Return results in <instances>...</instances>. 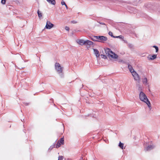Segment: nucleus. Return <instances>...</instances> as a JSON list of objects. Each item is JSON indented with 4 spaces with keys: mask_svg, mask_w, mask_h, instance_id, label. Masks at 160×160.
Returning <instances> with one entry per match:
<instances>
[{
    "mask_svg": "<svg viewBox=\"0 0 160 160\" xmlns=\"http://www.w3.org/2000/svg\"><path fill=\"white\" fill-rule=\"evenodd\" d=\"M139 97L140 100L145 102L147 105L149 109L151 110V107L150 102L144 93L141 91L140 93Z\"/></svg>",
    "mask_w": 160,
    "mask_h": 160,
    "instance_id": "f257e3e1",
    "label": "nucleus"
},
{
    "mask_svg": "<svg viewBox=\"0 0 160 160\" xmlns=\"http://www.w3.org/2000/svg\"><path fill=\"white\" fill-rule=\"evenodd\" d=\"M55 70L60 77L61 78H63L64 77L63 72V67H62L60 64L58 62L55 63Z\"/></svg>",
    "mask_w": 160,
    "mask_h": 160,
    "instance_id": "f03ea898",
    "label": "nucleus"
},
{
    "mask_svg": "<svg viewBox=\"0 0 160 160\" xmlns=\"http://www.w3.org/2000/svg\"><path fill=\"white\" fill-rule=\"evenodd\" d=\"M91 39L93 41L104 42L107 40V38L105 36H93L91 38Z\"/></svg>",
    "mask_w": 160,
    "mask_h": 160,
    "instance_id": "7ed1b4c3",
    "label": "nucleus"
},
{
    "mask_svg": "<svg viewBox=\"0 0 160 160\" xmlns=\"http://www.w3.org/2000/svg\"><path fill=\"white\" fill-rule=\"evenodd\" d=\"M155 146L152 143V142H150L147 144V146L145 149V151H150L154 148Z\"/></svg>",
    "mask_w": 160,
    "mask_h": 160,
    "instance_id": "20e7f679",
    "label": "nucleus"
},
{
    "mask_svg": "<svg viewBox=\"0 0 160 160\" xmlns=\"http://www.w3.org/2000/svg\"><path fill=\"white\" fill-rule=\"evenodd\" d=\"M54 25L50 21H47L46 24L45 28V29H50L53 27Z\"/></svg>",
    "mask_w": 160,
    "mask_h": 160,
    "instance_id": "39448f33",
    "label": "nucleus"
},
{
    "mask_svg": "<svg viewBox=\"0 0 160 160\" xmlns=\"http://www.w3.org/2000/svg\"><path fill=\"white\" fill-rule=\"evenodd\" d=\"M132 76L134 77V79L136 81L139 80L140 78L138 74L134 70L133 71L132 73Z\"/></svg>",
    "mask_w": 160,
    "mask_h": 160,
    "instance_id": "423d86ee",
    "label": "nucleus"
},
{
    "mask_svg": "<svg viewBox=\"0 0 160 160\" xmlns=\"http://www.w3.org/2000/svg\"><path fill=\"white\" fill-rule=\"evenodd\" d=\"M104 50L106 54H108V56H110L111 53H112V51L109 48L104 49Z\"/></svg>",
    "mask_w": 160,
    "mask_h": 160,
    "instance_id": "0eeeda50",
    "label": "nucleus"
},
{
    "mask_svg": "<svg viewBox=\"0 0 160 160\" xmlns=\"http://www.w3.org/2000/svg\"><path fill=\"white\" fill-rule=\"evenodd\" d=\"M84 45H89L90 46L92 45L93 44V42L90 40H87L85 41L84 42Z\"/></svg>",
    "mask_w": 160,
    "mask_h": 160,
    "instance_id": "6e6552de",
    "label": "nucleus"
},
{
    "mask_svg": "<svg viewBox=\"0 0 160 160\" xmlns=\"http://www.w3.org/2000/svg\"><path fill=\"white\" fill-rule=\"evenodd\" d=\"M94 53L96 55L97 58H99L100 56L99 51L96 49H93Z\"/></svg>",
    "mask_w": 160,
    "mask_h": 160,
    "instance_id": "1a4fd4ad",
    "label": "nucleus"
},
{
    "mask_svg": "<svg viewBox=\"0 0 160 160\" xmlns=\"http://www.w3.org/2000/svg\"><path fill=\"white\" fill-rule=\"evenodd\" d=\"M157 57V55L156 54H153L152 56H151L150 55H149L148 57V58L149 60H153L154 59L156 58Z\"/></svg>",
    "mask_w": 160,
    "mask_h": 160,
    "instance_id": "9d476101",
    "label": "nucleus"
},
{
    "mask_svg": "<svg viewBox=\"0 0 160 160\" xmlns=\"http://www.w3.org/2000/svg\"><path fill=\"white\" fill-rule=\"evenodd\" d=\"M112 58L117 59L118 58V55L112 51V53H111L110 56Z\"/></svg>",
    "mask_w": 160,
    "mask_h": 160,
    "instance_id": "9b49d317",
    "label": "nucleus"
},
{
    "mask_svg": "<svg viewBox=\"0 0 160 160\" xmlns=\"http://www.w3.org/2000/svg\"><path fill=\"white\" fill-rule=\"evenodd\" d=\"M142 82L144 84L146 85L148 84L147 78L144 77V78H142Z\"/></svg>",
    "mask_w": 160,
    "mask_h": 160,
    "instance_id": "f8f14e48",
    "label": "nucleus"
},
{
    "mask_svg": "<svg viewBox=\"0 0 160 160\" xmlns=\"http://www.w3.org/2000/svg\"><path fill=\"white\" fill-rule=\"evenodd\" d=\"M84 42H85V41H84L83 40L80 39V40H79L77 42L79 44L81 45H84Z\"/></svg>",
    "mask_w": 160,
    "mask_h": 160,
    "instance_id": "ddd939ff",
    "label": "nucleus"
},
{
    "mask_svg": "<svg viewBox=\"0 0 160 160\" xmlns=\"http://www.w3.org/2000/svg\"><path fill=\"white\" fill-rule=\"evenodd\" d=\"M46 1L49 3L53 5H54L56 4V1L55 0H46Z\"/></svg>",
    "mask_w": 160,
    "mask_h": 160,
    "instance_id": "4468645a",
    "label": "nucleus"
},
{
    "mask_svg": "<svg viewBox=\"0 0 160 160\" xmlns=\"http://www.w3.org/2000/svg\"><path fill=\"white\" fill-rule=\"evenodd\" d=\"M128 69H129L130 72L131 73H132L133 72V71L134 70L133 69V68H132V66L130 64H128Z\"/></svg>",
    "mask_w": 160,
    "mask_h": 160,
    "instance_id": "2eb2a0df",
    "label": "nucleus"
},
{
    "mask_svg": "<svg viewBox=\"0 0 160 160\" xmlns=\"http://www.w3.org/2000/svg\"><path fill=\"white\" fill-rule=\"evenodd\" d=\"M61 144L63 145L64 144V139L63 137L61 138L60 140H59L58 141Z\"/></svg>",
    "mask_w": 160,
    "mask_h": 160,
    "instance_id": "dca6fc26",
    "label": "nucleus"
},
{
    "mask_svg": "<svg viewBox=\"0 0 160 160\" xmlns=\"http://www.w3.org/2000/svg\"><path fill=\"white\" fill-rule=\"evenodd\" d=\"M123 146V144L121 142H120L118 144V146L122 149H123L124 148Z\"/></svg>",
    "mask_w": 160,
    "mask_h": 160,
    "instance_id": "f3484780",
    "label": "nucleus"
},
{
    "mask_svg": "<svg viewBox=\"0 0 160 160\" xmlns=\"http://www.w3.org/2000/svg\"><path fill=\"white\" fill-rule=\"evenodd\" d=\"M37 13L38 16L39 18H41L42 17V13L41 12L39 11V10H38L37 11Z\"/></svg>",
    "mask_w": 160,
    "mask_h": 160,
    "instance_id": "a211bd4d",
    "label": "nucleus"
},
{
    "mask_svg": "<svg viewBox=\"0 0 160 160\" xmlns=\"http://www.w3.org/2000/svg\"><path fill=\"white\" fill-rule=\"evenodd\" d=\"M61 144L58 141L57 143L56 144V148H59L61 146Z\"/></svg>",
    "mask_w": 160,
    "mask_h": 160,
    "instance_id": "6ab92c4d",
    "label": "nucleus"
},
{
    "mask_svg": "<svg viewBox=\"0 0 160 160\" xmlns=\"http://www.w3.org/2000/svg\"><path fill=\"white\" fill-rule=\"evenodd\" d=\"M153 48H154L156 49V52H158V47L155 45H153L152 47Z\"/></svg>",
    "mask_w": 160,
    "mask_h": 160,
    "instance_id": "aec40b11",
    "label": "nucleus"
},
{
    "mask_svg": "<svg viewBox=\"0 0 160 160\" xmlns=\"http://www.w3.org/2000/svg\"><path fill=\"white\" fill-rule=\"evenodd\" d=\"M54 147H55V144L54 143L53 144V145H52L49 148L48 150L51 151Z\"/></svg>",
    "mask_w": 160,
    "mask_h": 160,
    "instance_id": "412c9836",
    "label": "nucleus"
},
{
    "mask_svg": "<svg viewBox=\"0 0 160 160\" xmlns=\"http://www.w3.org/2000/svg\"><path fill=\"white\" fill-rule=\"evenodd\" d=\"M124 37L122 36V35H120L118 36H115L114 38H119L121 39H123Z\"/></svg>",
    "mask_w": 160,
    "mask_h": 160,
    "instance_id": "4be33fe9",
    "label": "nucleus"
},
{
    "mask_svg": "<svg viewBox=\"0 0 160 160\" xmlns=\"http://www.w3.org/2000/svg\"><path fill=\"white\" fill-rule=\"evenodd\" d=\"M108 34L111 37H112L114 38L115 36L113 35L112 33L111 32V31L109 32H108Z\"/></svg>",
    "mask_w": 160,
    "mask_h": 160,
    "instance_id": "5701e85b",
    "label": "nucleus"
},
{
    "mask_svg": "<svg viewBox=\"0 0 160 160\" xmlns=\"http://www.w3.org/2000/svg\"><path fill=\"white\" fill-rule=\"evenodd\" d=\"M100 56L102 58H103L104 59H106L107 58L106 56L103 54H101Z\"/></svg>",
    "mask_w": 160,
    "mask_h": 160,
    "instance_id": "b1692460",
    "label": "nucleus"
},
{
    "mask_svg": "<svg viewBox=\"0 0 160 160\" xmlns=\"http://www.w3.org/2000/svg\"><path fill=\"white\" fill-rule=\"evenodd\" d=\"M6 2V0H1V3L2 4H5Z\"/></svg>",
    "mask_w": 160,
    "mask_h": 160,
    "instance_id": "393cba45",
    "label": "nucleus"
},
{
    "mask_svg": "<svg viewBox=\"0 0 160 160\" xmlns=\"http://www.w3.org/2000/svg\"><path fill=\"white\" fill-rule=\"evenodd\" d=\"M63 156H59L58 157V160H62L63 159Z\"/></svg>",
    "mask_w": 160,
    "mask_h": 160,
    "instance_id": "a878e982",
    "label": "nucleus"
},
{
    "mask_svg": "<svg viewBox=\"0 0 160 160\" xmlns=\"http://www.w3.org/2000/svg\"><path fill=\"white\" fill-rule=\"evenodd\" d=\"M91 116L92 117L96 118V114H94L93 113H92V115H91Z\"/></svg>",
    "mask_w": 160,
    "mask_h": 160,
    "instance_id": "bb28decb",
    "label": "nucleus"
},
{
    "mask_svg": "<svg viewBox=\"0 0 160 160\" xmlns=\"http://www.w3.org/2000/svg\"><path fill=\"white\" fill-rule=\"evenodd\" d=\"M128 46L130 48H132L133 47V45L130 43L128 44Z\"/></svg>",
    "mask_w": 160,
    "mask_h": 160,
    "instance_id": "cd10ccee",
    "label": "nucleus"
},
{
    "mask_svg": "<svg viewBox=\"0 0 160 160\" xmlns=\"http://www.w3.org/2000/svg\"><path fill=\"white\" fill-rule=\"evenodd\" d=\"M65 29L66 30H67L68 31H69L70 29H69V27H67V26H66L65 27Z\"/></svg>",
    "mask_w": 160,
    "mask_h": 160,
    "instance_id": "c85d7f7f",
    "label": "nucleus"
},
{
    "mask_svg": "<svg viewBox=\"0 0 160 160\" xmlns=\"http://www.w3.org/2000/svg\"><path fill=\"white\" fill-rule=\"evenodd\" d=\"M61 4L62 5H66L65 2L63 1H62L61 2Z\"/></svg>",
    "mask_w": 160,
    "mask_h": 160,
    "instance_id": "c756f323",
    "label": "nucleus"
},
{
    "mask_svg": "<svg viewBox=\"0 0 160 160\" xmlns=\"http://www.w3.org/2000/svg\"><path fill=\"white\" fill-rule=\"evenodd\" d=\"M138 90L139 91H141L142 90V87H141V86L140 85L138 88Z\"/></svg>",
    "mask_w": 160,
    "mask_h": 160,
    "instance_id": "7c9ffc66",
    "label": "nucleus"
},
{
    "mask_svg": "<svg viewBox=\"0 0 160 160\" xmlns=\"http://www.w3.org/2000/svg\"><path fill=\"white\" fill-rule=\"evenodd\" d=\"M141 16L142 17H144L146 18H147V17H148V16L147 15H146L145 14H144L143 15H142Z\"/></svg>",
    "mask_w": 160,
    "mask_h": 160,
    "instance_id": "2f4dec72",
    "label": "nucleus"
},
{
    "mask_svg": "<svg viewBox=\"0 0 160 160\" xmlns=\"http://www.w3.org/2000/svg\"><path fill=\"white\" fill-rule=\"evenodd\" d=\"M23 103L26 106H28L29 104V103H27V102H23Z\"/></svg>",
    "mask_w": 160,
    "mask_h": 160,
    "instance_id": "473e14b6",
    "label": "nucleus"
},
{
    "mask_svg": "<svg viewBox=\"0 0 160 160\" xmlns=\"http://www.w3.org/2000/svg\"><path fill=\"white\" fill-rule=\"evenodd\" d=\"M98 22V23H100V24H101L105 25V23H103V22Z\"/></svg>",
    "mask_w": 160,
    "mask_h": 160,
    "instance_id": "72a5a7b5",
    "label": "nucleus"
},
{
    "mask_svg": "<svg viewBox=\"0 0 160 160\" xmlns=\"http://www.w3.org/2000/svg\"><path fill=\"white\" fill-rule=\"evenodd\" d=\"M71 22L73 23H77V22L75 21H71Z\"/></svg>",
    "mask_w": 160,
    "mask_h": 160,
    "instance_id": "f704fd0d",
    "label": "nucleus"
},
{
    "mask_svg": "<svg viewBox=\"0 0 160 160\" xmlns=\"http://www.w3.org/2000/svg\"><path fill=\"white\" fill-rule=\"evenodd\" d=\"M122 41H123V42L124 43H127V40H124V39H122Z\"/></svg>",
    "mask_w": 160,
    "mask_h": 160,
    "instance_id": "c9c22d12",
    "label": "nucleus"
},
{
    "mask_svg": "<svg viewBox=\"0 0 160 160\" xmlns=\"http://www.w3.org/2000/svg\"><path fill=\"white\" fill-rule=\"evenodd\" d=\"M50 100H51L52 101V102H53V98H51V99H50Z\"/></svg>",
    "mask_w": 160,
    "mask_h": 160,
    "instance_id": "e433bc0d",
    "label": "nucleus"
},
{
    "mask_svg": "<svg viewBox=\"0 0 160 160\" xmlns=\"http://www.w3.org/2000/svg\"><path fill=\"white\" fill-rule=\"evenodd\" d=\"M66 7V8L68 9V6H67V5L66 4L65 5Z\"/></svg>",
    "mask_w": 160,
    "mask_h": 160,
    "instance_id": "4c0bfd02",
    "label": "nucleus"
},
{
    "mask_svg": "<svg viewBox=\"0 0 160 160\" xmlns=\"http://www.w3.org/2000/svg\"><path fill=\"white\" fill-rule=\"evenodd\" d=\"M116 1H118V2H121L120 0H115Z\"/></svg>",
    "mask_w": 160,
    "mask_h": 160,
    "instance_id": "58836bf2",
    "label": "nucleus"
},
{
    "mask_svg": "<svg viewBox=\"0 0 160 160\" xmlns=\"http://www.w3.org/2000/svg\"><path fill=\"white\" fill-rule=\"evenodd\" d=\"M54 106H56V105L55 104H54Z\"/></svg>",
    "mask_w": 160,
    "mask_h": 160,
    "instance_id": "ea45409f",
    "label": "nucleus"
},
{
    "mask_svg": "<svg viewBox=\"0 0 160 160\" xmlns=\"http://www.w3.org/2000/svg\"><path fill=\"white\" fill-rule=\"evenodd\" d=\"M15 67H17V66H16V65H15Z\"/></svg>",
    "mask_w": 160,
    "mask_h": 160,
    "instance_id": "a19ab883",
    "label": "nucleus"
},
{
    "mask_svg": "<svg viewBox=\"0 0 160 160\" xmlns=\"http://www.w3.org/2000/svg\"><path fill=\"white\" fill-rule=\"evenodd\" d=\"M23 120L24 121V119H23Z\"/></svg>",
    "mask_w": 160,
    "mask_h": 160,
    "instance_id": "79ce46f5",
    "label": "nucleus"
}]
</instances>
